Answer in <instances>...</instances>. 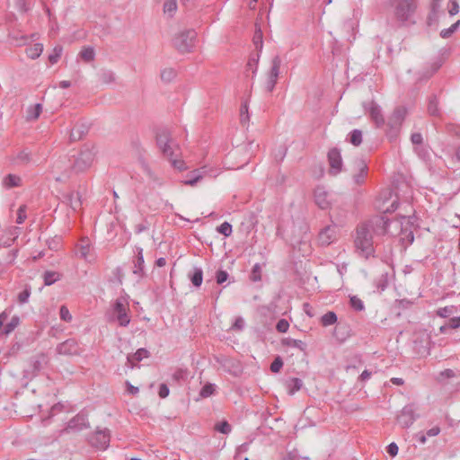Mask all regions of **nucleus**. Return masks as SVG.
<instances>
[{"mask_svg":"<svg viewBox=\"0 0 460 460\" xmlns=\"http://www.w3.org/2000/svg\"><path fill=\"white\" fill-rule=\"evenodd\" d=\"M96 150L93 145H84L77 155L73 159L64 157L55 162L53 165L54 171L60 172V175L56 177L57 181H63L71 177L73 174H77L88 170L95 158Z\"/></svg>","mask_w":460,"mask_h":460,"instance_id":"nucleus-1","label":"nucleus"},{"mask_svg":"<svg viewBox=\"0 0 460 460\" xmlns=\"http://www.w3.org/2000/svg\"><path fill=\"white\" fill-rule=\"evenodd\" d=\"M354 243L359 254L366 259L374 255L373 234L370 232L367 225L361 223L358 226Z\"/></svg>","mask_w":460,"mask_h":460,"instance_id":"nucleus-2","label":"nucleus"},{"mask_svg":"<svg viewBox=\"0 0 460 460\" xmlns=\"http://www.w3.org/2000/svg\"><path fill=\"white\" fill-rule=\"evenodd\" d=\"M156 143L164 155L171 160L173 167L178 170L184 168L183 161L173 158L174 151L178 146L171 137L170 132L167 129H162L157 133Z\"/></svg>","mask_w":460,"mask_h":460,"instance_id":"nucleus-3","label":"nucleus"},{"mask_svg":"<svg viewBox=\"0 0 460 460\" xmlns=\"http://www.w3.org/2000/svg\"><path fill=\"white\" fill-rule=\"evenodd\" d=\"M75 256L88 263L96 260V254L92 241L87 236L80 238L75 245Z\"/></svg>","mask_w":460,"mask_h":460,"instance_id":"nucleus-4","label":"nucleus"},{"mask_svg":"<svg viewBox=\"0 0 460 460\" xmlns=\"http://www.w3.org/2000/svg\"><path fill=\"white\" fill-rule=\"evenodd\" d=\"M407 110L404 107H397L389 117L387 126L389 128L386 135L389 138H395L400 128L406 117Z\"/></svg>","mask_w":460,"mask_h":460,"instance_id":"nucleus-5","label":"nucleus"},{"mask_svg":"<svg viewBox=\"0 0 460 460\" xmlns=\"http://www.w3.org/2000/svg\"><path fill=\"white\" fill-rule=\"evenodd\" d=\"M197 32L194 30H186L173 39V44L180 52H190L194 47Z\"/></svg>","mask_w":460,"mask_h":460,"instance_id":"nucleus-6","label":"nucleus"},{"mask_svg":"<svg viewBox=\"0 0 460 460\" xmlns=\"http://www.w3.org/2000/svg\"><path fill=\"white\" fill-rule=\"evenodd\" d=\"M394 7L396 18L402 22L408 21L415 10L414 0H389Z\"/></svg>","mask_w":460,"mask_h":460,"instance_id":"nucleus-7","label":"nucleus"},{"mask_svg":"<svg viewBox=\"0 0 460 460\" xmlns=\"http://www.w3.org/2000/svg\"><path fill=\"white\" fill-rule=\"evenodd\" d=\"M112 311L114 314L115 320L118 322L119 326L126 327L130 323V317L128 315V306L125 301L119 298L115 301Z\"/></svg>","mask_w":460,"mask_h":460,"instance_id":"nucleus-8","label":"nucleus"},{"mask_svg":"<svg viewBox=\"0 0 460 460\" xmlns=\"http://www.w3.org/2000/svg\"><path fill=\"white\" fill-rule=\"evenodd\" d=\"M340 227L338 225L332 223L324 226L318 234L319 243L323 246H328L337 241L339 236Z\"/></svg>","mask_w":460,"mask_h":460,"instance_id":"nucleus-9","label":"nucleus"},{"mask_svg":"<svg viewBox=\"0 0 460 460\" xmlns=\"http://www.w3.org/2000/svg\"><path fill=\"white\" fill-rule=\"evenodd\" d=\"M367 225L370 232L376 235L388 234V218L384 216H376L364 222Z\"/></svg>","mask_w":460,"mask_h":460,"instance_id":"nucleus-10","label":"nucleus"},{"mask_svg":"<svg viewBox=\"0 0 460 460\" xmlns=\"http://www.w3.org/2000/svg\"><path fill=\"white\" fill-rule=\"evenodd\" d=\"M110 430L108 429H97L89 438V443L95 448L105 450L110 445Z\"/></svg>","mask_w":460,"mask_h":460,"instance_id":"nucleus-11","label":"nucleus"},{"mask_svg":"<svg viewBox=\"0 0 460 460\" xmlns=\"http://www.w3.org/2000/svg\"><path fill=\"white\" fill-rule=\"evenodd\" d=\"M280 66L281 59L279 56H275L271 59L270 69L269 71L268 77L265 83V88L269 93L272 92L273 89L275 88L278 77L279 75Z\"/></svg>","mask_w":460,"mask_h":460,"instance_id":"nucleus-12","label":"nucleus"},{"mask_svg":"<svg viewBox=\"0 0 460 460\" xmlns=\"http://www.w3.org/2000/svg\"><path fill=\"white\" fill-rule=\"evenodd\" d=\"M57 352L64 356H76L83 352V349L76 340L67 339L57 346Z\"/></svg>","mask_w":460,"mask_h":460,"instance_id":"nucleus-13","label":"nucleus"},{"mask_svg":"<svg viewBox=\"0 0 460 460\" xmlns=\"http://www.w3.org/2000/svg\"><path fill=\"white\" fill-rule=\"evenodd\" d=\"M87 428H89L87 415L84 412H79L67 422L66 427L62 432H78Z\"/></svg>","mask_w":460,"mask_h":460,"instance_id":"nucleus-14","label":"nucleus"},{"mask_svg":"<svg viewBox=\"0 0 460 460\" xmlns=\"http://www.w3.org/2000/svg\"><path fill=\"white\" fill-rule=\"evenodd\" d=\"M328 161L330 164L329 173L332 176L338 175L342 170V158L338 148H332L328 153Z\"/></svg>","mask_w":460,"mask_h":460,"instance_id":"nucleus-15","label":"nucleus"},{"mask_svg":"<svg viewBox=\"0 0 460 460\" xmlns=\"http://www.w3.org/2000/svg\"><path fill=\"white\" fill-rule=\"evenodd\" d=\"M415 420V408L412 404L404 406L397 417V421L402 428H409Z\"/></svg>","mask_w":460,"mask_h":460,"instance_id":"nucleus-16","label":"nucleus"},{"mask_svg":"<svg viewBox=\"0 0 460 460\" xmlns=\"http://www.w3.org/2000/svg\"><path fill=\"white\" fill-rule=\"evenodd\" d=\"M365 109L367 111L376 128H382L385 125V118L383 116L381 107L377 103L370 102L369 103L365 104Z\"/></svg>","mask_w":460,"mask_h":460,"instance_id":"nucleus-17","label":"nucleus"},{"mask_svg":"<svg viewBox=\"0 0 460 460\" xmlns=\"http://www.w3.org/2000/svg\"><path fill=\"white\" fill-rule=\"evenodd\" d=\"M314 198L315 204L321 209H328L331 207L330 194L328 193L324 187H316L314 192Z\"/></svg>","mask_w":460,"mask_h":460,"instance_id":"nucleus-18","label":"nucleus"},{"mask_svg":"<svg viewBox=\"0 0 460 460\" xmlns=\"http://www.w3.org/2000/svg\"><path fill=\"white\" fill-rule=\"evenodd\" d=\"M11 310H4L0 314V332L4 334L11 333L19 324L20 319L18 316L12 317L11 321L3 328L4 323L8 319Z\"/></svg>","mask_w":460,"mask_h":460,"instance_id":"nucleus-19","label":"nucleus"},{"mask_svg":"<svg viewBox=\"0 0 460 460\" xmlns=\"http://www.w3.org/2000/svg\"><path fill=\"white\" fill-rule=\"evenodd\" d=\"M19 236V228L12 226L0 238V247H10Z\"/></svg>","mask_w":460,"mask_h":460,"instance_id":"nucleus-20","label":"nucleus"},{"mask_svg":"<svg viewBox=\"0 0 460 460\" xmlns=\"http://www.w3.org/2000/svg\"><path fill=\"white\" fill-rule=\"evenodd\" d=\"M397 236H400V241L405 246H408L413 243L414 234L411 230V226L409 222V219H407V221L405 222L401 232L399 231V234H397Z\"/></svg>","mask_w":460,"mask_h":460,"instance_id":"nucleus-21","label":"nucleus"},{"mask_svg":"<svg viewBox=\"0 0 460 460\" xmlns=\"http://www.w3.org/2000/svg\"><path fill=\"white\" fill-rule=\"evenodd\" d=\"M356 166L358 170V173L353 176L355 183L361 185L365 181V178L367 175L368 167L365 160L358 159L356 161Z\"/></svg>","mask_w":460,"mask_h":460,"instance_id":"nucleus-22","label":"nucleus"},{"mask_svg":"<svg viewBox=\"0 0 460 460\" xmlns=\"http://www.w3.org/2000/svg\"><path fill=\"white\" fill-rule=\"evenodd\" d=\"M145 173L148 180V184L152 189L161 188L164 185V178L152 171L149 167L145 168Z\"/></svg>","mask_w":460,"mask_h":460,"instance_id":"nucleus-23","label":"nucleus"},{"mask_svg":"<svg viewBox=\"0 0 460 460\" xmlns=\"http://www.w3.org/2000/svg\"><path fill=\"white\" fill-rule=\"evenodd\" d=\"M406 217H401L400 218L389 220L388 219V234L391 236H397L399 231L402 229L405 222L407 221Z\"/></svg>","mask_w":460,"mask_h":460,"instance_id":"nucleus-24","label":"nucleus"},{"mask_svg":"<svg viewBox=\"0 0 460 460\" xmlns=\"http://www.w3.org/2000/svg\"><path fill=\"white\" fill-rule=\"evenodd\" d=\"M150 355L149 351L146 349H138L134 354L127 357L128 364L131 368L136 366V363L140 362L144 358H148Z\"/></svg>","mask_w":460,"mask_h":460,"instance_id":"nucleus-25","label":"nucleus"},{"mask_svg":"<svg viewBox=\"0 0 460 460\" xmlns=\"http://www.w3.org/2000/svg\"><path fill=\"white\" fill-rule=\"evenodd\" d=\"M144 255H143V249L141 247L137 248V256L136 260L134 261V270L133 273L135 275H137L138 277H143L144 272Z\"/></svg>","mask_w":460,"mask_h":460,"instance_id":"nucleus-26","label":"nucleus"},{"mask_svg":"<svg viewBox=\"0 0 460 460\" xmlns=\"http://www.w3.org/2000/svg\"><path fill=\"white\" fill-rule=\"evenodd\" d=\"M88 132V127L84 124L76 125L71 129V141L80 140Z\"/></svg>","mask_w":460,"mask_h":460,"instance_id":"nucleus-27","label":"nucleus"},{"mask_svg":"<svg viewBox=\"0 0 460 460\" xmlns=\"http://www.w3.org/2000/svg\"><path fill=\"white\" fill-rule=\"evenodd\" d=\"M21 182H22L21 177L16 174H12V173L7 174L3 181L4 186L7 189L18 187L21 185Z\"/></svg>","mask_w":460,"mask_h":460,"instance_id":"nucleus-28","label":"nucleus"},{"mask_svg":"<svg viewBox=\"0 0 460 460\" xmlns=\"http://www.w3.org/2000/svg\"><path fill=\"white\" fill-rule=\"evenodd\" d=\"M190 279L194 287L199 288L203 281V271L199 267H194L192 273L190 274Z\"/></svg>","mask_w":460,"mask_h":460,"instance_id":"nucleus-29","label":"nucleus"},{"mask_svg":"<svg viewBox=\"0 0 460 460\" xmlns=\"http://www.w3.org/2000/svg\"><path fill=\"white\" fill-rule=\"evenodd\" d=\"M25 51L31 59H36L41 55L43 51V45L41 43H35L27 47Z\"/></svg>","mask_w":460,"mask_h":460,"instance_id":"nucleus-30","label":"nucleus"},{"mask_svg":"<svg viewBox=\"0 0 460 460\" xmlns=\"http://www.w3.org/2000/svg\"><path fill=\"white\" fill-rule=\"evenodd\" d=\"M282 344L287 347L298 349L301 351H305L306 349V344L304 341L289 337L283 339Z\"/></svg>","mask_w":460,"mask_h":460,"instance_id":"nucleus-31","label":"nucleus"},{"mask_svg":"<svg viewBox=\"0 0 460 460\" xmlns=\"http://www.w3.org/2000/svg\"><path fill=\"white\" fill-rule=\"evenodd\" d=\"M66 199L69 203V206L71 207V208L74 211H76L77 209L80 208L82 202H81V196H80L79 192H75V191L70 192L66 196Z\"/></svg>","mask_w":460,"mask_h":460,"instance_id":"nucleus-32","label":"nucleus"},{"mask_svg":"<svg viewBox=\"0 0 460 460\" xmlns=\"http://www.w3.org/2000/svg\"><path fill=\"white\" fill-rule=\"evenodd\" d=\"M303 382L300 378L292 377L287 381V388L290 394H294L301 389Z\"/></svg>","mask_w":460,"mask_h":460,"instance_id":"nucleus-33","label":"nucleus"},{"mask_svg":"<svg viewBox=\"0 0 460 460\" xmlns=\"http://www.w3.org/2000/svg\"><path fill=\"white\" fill-rule=\"evenodd\" d=\"M61 279V274L57 271H45L43 280L46 286H50Z\"/></svg>","mask_w":460,"mask_h":460,"instance_id":"nucleus-34","label":"nucleus"},{"mask_svg":"<svg viewBox=\"0 0 460 460\" xmlns=\"http://www.w3.org/2000/svg\"><path fill=\"white\" fill-rule=\"evenodd\" d=\"M337 320V314L332 311H329L321 317V323L326 327L334 324Z\"/></svg>","mask_w":460,"mask_h":460,"instance_id":"nucleus-35","label":"nucleus"},{"mask_svg":"<svg viewBox=\"0 0 460 460\" xmlns=\"http://www.w3.org/2000/svg\"><path fill=\"white\" fill-rule=\"evenodd\" d=\"M203 178V175L200 171L195 170L188 175V178L184 181V184L194 186L197 182H199Z\"/></svg>","mask_w":460,"mask_h":460,"instance_id":"nucleus-36","label":"nucleus"},{"mask_svg":"<svg viewBox=\"0 0 460 460\" xmlns=\"http://www.w3.org/2000/svg\"><path fill=\"white\" fill-rule=\"evenodd\" d=\"M177 11V0H165L164 4V13L172 17Z\"/></svg>","mask_w":460,"mask_h":460,"instance_id":"nucleus-37","label":"nucleus"},{"mask_svg":"<svg viewBox=\"0 0 460 460\" xmlns=\"http://www.w3.org/2000/svg\"><path fill=\"white\" fill-rule=\"evenodd\" d=\"M438 102L436 95H432L429 99L428 111L432 116H438L439 114Z\"/></svg>","mask_w":460,"mask_h":460,"instance_id":"nucleus-38","label":"nucleus"},{"mask_svg":"<svg viewBox=\"0 0 460 460\" xmlns=\"http://www.w3.org/2000/svg\"><path fill=\"white\" fill-rule=\"evenodd\" d=\"M62 53H63V47L60 45L55 46L52 52L49 56V62L52 65L56 64L59 60Z\"/></svg>","mask_w":460,"mask_h":460,"instance_id":"nucleus-39","label":"nucleus"},{"mask_svg":"<svg viewBox=\"0 0 460 460\" xmlns=\"http://www.w3.org/2000/svg\"><path fill=\"white\" fill-rule=\"evenodd\" d=\"M80 57L86 62L93 61L94 59V49L92 47L84 48L80 53Z\"/></svg>","mask_w":460,"mask_h":460,"instance_id":"nucleus-40","label":"nucleus"},{"mask_svg":"<svg viewBox=\"0 0 460 460\" xmlns=\"http://www.w3.org/2000/svg\"><path fill=\"white\" fill-rule=\"evenodd\" d=\"M349 305L357 312H361L365 309L363 301L357 296H350Z\"/></svg>","mask_w":460,"mask_h":460,"instance_id":"nucleus-41","label":"nucleus"},{"mask_svg":"<svg viewBox=\"0 0 460 460\" xmlns=\"http://www.w3.org/2000/svg\"><path fill=\"white\" fill-rule=\"evenodd\" d=\"M31 153L27 149L20 151L16 156L17 163L22 164H28L31 161Z\"/></svg>","mask_w":460,"mask_h":460,"instance_id":"nucleus-42","label":"nucleus"},{"mask_svg":"<svg viewBox=\"0 0 460 460\" xmlns=\"http://www.w3.org/2000/svg\"><path fill=\"white\" fill-rule=\"evenodd\" d=\"M216 385L211 383L206 384L199 392V396L202 398H208L215 393Z\"/></svg>","mask_w":460,"mask_h":460,"instance_id":"nucleus-43","label":"nucleus"},{"mask_svg":"<svg viewBox=\"0 0 460 460\" xmlns=\"http://www.w3.org/2000/svg\"><path fill=\"white\" fill-rule=\"evenodd\" d=\"M349 141L352 145L358 146L362 143V132L359 129H353L349 134Z\"/></svg>","mask_w":460,"mask_h":460,"instance_id":"nucleus-44","label":"nucleus"},{"mask_svg":"<svg viewBox=\"0 0 460 460\" xmlns=\"http://www.w3.org/2000/svg\"><path fill=\"white\" fill-rule=\"evenodd\" d=\"M456 312L454 305L440 307L437 310V315L442 318H447Z\"/></svg>","mask_w":460,"mask_h":460,"instance_id":"nucleus-45","label":"nucleus"},{"mask_svg":"<svg viewBox=\"0 0 460 460\" xmlns=\"http://www.w3.org/2000/svg\"><path fill=\"white\" fill-rule=\"evenodd\" d=\"M438 1L439 0H434L432 3L431 12L428 18L429 25H432V23L435 22L438 18V8H439L438 4Z\"/></svg>","mask_w":460,"mask_h":460,"instance_id":"nucleus-46","label":"nucleus"},{"mask_svg":"<svg viewBox=\"0 0 460 460\" xmlns=\"http://www.w3.org/2000/svg\"><path fill=\"white\" fill-rule=\"evenodd\" d=\"M42 111V105L40 103L35 104L33 107H31L28 111V118L30 119H36L39 118Z\"/></svg>","mask_w":460,"mask_h":460,"instance_id":"nucleus-47","label":"nucleus"},{"mask_svg":"<svg viewBox=\"0 0 460 460\" xmlns=\"http://www.w3.org/2000/svg\"><path fill=\"white\" fill-rule=\"evenodd\" d=\"M460 21H456L449 28L444 29L440 31V36L444 39L449 38L459 27Z\"/></svg>","mask_w":460,"mask_h":460,"instance_id":"nucleus-48","label":"nucleus"},{"mask_svg":"<svg viewBox=\"0 0 460 460\" xmlns=\"http://www.w3.org/2000/svg\"><path fill=\"white\" fill-rule=\"evenodd\" d=\"M253 44L255 45V48L257 50L261 51L263 47V40H262V31L261 29H258L255 31L253 35Z\"/></svg>","mask_w":460,"mask_h":460,"instance_id":"nucleus-49","label":"nucleus"},{"mask_svg":"<svg viewBox=\"0 0 460 460\" xmlns=\"http://www.w3.org/2000/svg\"><path fill=\"white\" fill-rule=\"evenodd\" d=\"M457 377L456 374L452 369H445L441 371L438 376V380L440 383H445L447 379Z\"/></svg>","mask_w":460,"mask_h":460,"instance_id":"nucleus-50","label":"nucleus"},{"mask_svg":"<svg viewBox=\"0 0 460 460\" xmlns=\"http://www.w3.org/2000/svg\"><path fill=\"white\" fill-rule=\"evenodd\" d=\"M251 279L254 282L261 279V266L260 263H255L252 267L251 273Z\"/></svg>","mask_w":460,"mask_h":460,"instance_id":"nucleus-51","label":"nucleus"},{"mask_svg":"<svg viewBox=\"0 0 460 460\" xmlns=\"http://www.w3.org/2000/svg\"><path fill=\"white\" fill-rule=\"evenodd\" d=\"M27 207L26 205H22L19 207L18 210H17V217H16V220L15 222L18 224V225H21L22 224L26 217H27Z\"/></svg>","mask_w":460,"mask_h":460,"instance_id":"nucleus-52","label":"nucleus"},{"mask_svg":"<svg viewBox=\"0 0 460 460\" xmlns=\"http://www.w3.org/2000/svg\"><path fill=\"white\" fill-rule=\"evenodd\" d=\"M217 232L227 237L233 232L232 225L228 222H224L217 227Z\"/></svg>","mask_w":460,"mask_h":460,"instance_id":"nucleus-53","label":"nucleus"},{"mask_svg":"<svg viewBox=\"0 0 460 460\" xmlns=\"http://www.w3.org/2000/svg\"><path fill=\"white\" fill-rule=\"evenodd\" d=\"M60 319L66 323H70L73 319L68 308L66 305H61L59 309Z\"/></svg>","mask_w":460,"mask_h":460,"instance_id":"nucleus-54","label":"nucleus"},{"mask_svg":"<svg viewBox=\"0 0 460 460\" xmlns=\"http://www.w3.org/2000/svg\"><path fill=\"white\" fill-rule=\"evenodd\" d=\"M249 119L250 116L248 113V105L245 102L241 106L240 109V120L243 125H245L249 121Z\"/></svg>","mask_w":460,"mask_h":460,"instance_id":"nucleus-55","label":"nucleus"},{"mask_svg":"<svg viewBox=\"0 0 460 460\" xmlns=\"http://www.w3.org/2000/svg\"><path fill=\"white\" fill-rule=\"evenodd\" d=\"M215 429L222 434H229L231 432V425L227 421H222L217 424Z\"/></svg>","mask_w":460,"mask_h":460,"instance_id":"nucleus-56","label":"nucleus"},{"mask_svg":"<svg viewBox=\"0 0 460 460\" xmlns=\"http://www.w3.org/2000/svg\"><path fill=\"white\" fill-rule=\"evenodd\" d=\"M283 367V361L280 357H277L270 364V370L273 373H278Z\"/></svg>","mask_w":460,"mask_h":460,"instance_id":"nucleus-57","label":"nucleus"},{"mask_svg":"<svg viewBox=\"0 0 460 460\" xmlns=\"http://www.w3.org/2000/svg\"><path fill=\"white\" fill-rule=\"evenodd\" d=\"M288 328H289V323L286 319H280L277 323L276 329L278 330V332H279L281 333L287 332Z\"/></svg>","mask_w":460,"mask_h":460,"instance_id":"nucleus-58","label":"nucleus"},{"mask_svg":"<svg viewBox=\"0 0 460 460\" xmlns=\"http://www.w3.org/2000/svg\"><path fill=\"white\" fill-rule=\"evenodd\" d=\"M228 277H229V275L226 270H218L216 273L217 283L219 285L223 284L224 282H226L227 280Z\"/></svg>","mask_w":460,"mask_h":460,"instance_id":"nucleus-59","label":"nucleus"},{"mask_svg":"<svg viewBox=\"0 0 460 460\" xmlns=\"http://www.w3.org/2000/svg\"><path fill=\"white\" fill-rule=\"evenodd\" d=\"M377 208L382 210L384 213H392L394 211H395L398 208V200L397 199H394L390 207H387V208H385V207H381V206H377Z\"/></svg>","mask_w":460,"mask_h":460,"instance_id":"nucleus-60","label":"nucleus"},{"mask_svg":"<svg viewBox=\"0 0 460 460\" xmlns=\"http://www.w3.org/2000/svg\"><path fill=\"white\" fill-rule=\"evenodd\" d=\"M30 296H31V290H30V288H25L23 291H22V292L18 295V301H19L21 304H25V303H27V302H28Z\"/></svg>","mask_w":460,"mask_h":460,"instance_id":"nucleus-61","label":"nucleus"},{"mask_svg":"<svg viewBox=\"0 0 460 460\" xmlns=\"http://www.w3.org/2000/svg\"><path fill=\"white\" fill-rule=\"evenodd\" d=\"M411 141L414 146H419L420 145L422 144V141H423L422 135L420 133L411 134Z\"/></svg>","mask_w":460,"mask_h":460,"instance_id":"nucleus-62","label":"nucleus"},{"mask_svg":"<svg viewBox=\"0 0 460 460\" xmlns=\"http://www.w3.org/2000/svg\"><path fill=\"white\" fill-rule=\"evenodd\" d=\"M174 76V71L172 69H164L161 73V78L164 81H171Z\"/></svg>","mask_w":460,"mask_h":460,"instance_id":"nucleus-63","label":"nucleus"},{"mask_svg":"<svg viewBox=\"0 0 460 460\" xmlns=\"http://www.w3.org/2000/svg\"><path fill=\"white\" fill-rule=\"evenodd\" d=\"M450 329L460 328V316L452 317L447 322Z\"/></svg>","mask_w":460,"mask_h":460,"instance_id":"nucleus-64","label":"nucleus"}]
</instances>
